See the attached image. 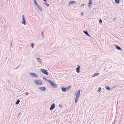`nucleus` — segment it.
<instances>
[{
    "label": "nucleus",
    "instance_id": "nucleus-34",
    "mask_svg": "<svg viewBox=\"0 0 124 124\" xmlns=\"http://www.w3.org/2000/svg\"><path fill=\"white\" fill-rule=\"evenodd\" d=\"M20 114H21V113H19L18 114V116H17V117H18L20 115Z\"/></svg>",
    "mask_w": 124,
    "mask_h": 124
},
{
    "label": "nucleus",
    "instance_id": "nucleus-25",
    "mask_svg": "<svg viewBox=\"0 0 124 124\" xmlns=\"http://www.w3.org/2000/svg\"><path fill=\"white\" fill-rule=\"evenodd\" d=\"M34 45V44L33 43H32L31 44V46L32 48H33V46Z\"/></svg>",
    "mask_w": 124,
    "mask_h": 124
},
{
    "label": "nucleus",
    "instance_id": "nucleus-27",
    "mask_svg": "<svg viewBox=\"0 0 124 124\" xmlns=\"http://www.w3.org/2000/svg\"><path fill=\"white\" fill-rule=\"evenodd\" d=\"M99 22L100 23H102V20L101 19H100L99 20Z\"/></svg>",
    "mask_w": 124,
    "mask_h": 124
},
{
    "label": "nucleus",
    "instance_id": "nucleus-14",
    "mask_svg": "<svg viewBox=\"0 0 124 124\" xmlns=\"http://www.w3.org/2000/svg\"><path fill=\"white\" fill-rule=\"evenodd\" d=\"M92 0H89V3L88 4V6L89 7H91V5H92Z\"/></svg>",
    "mask_w": 124,
    "mask_h": 124
},
{
    "label": "nucleus",
    "instance_id": "nucleus-23",
    "mask_svg": "<svg viewBox=\"0 0 124 124\" xmlns=\"http://www.w3.org/2000/svg\"><path fill=\"white\" fill-rule=\"evenodd\" d=\"M83 32L86 35H87L88 33L87 31H84Z\"/></svg>",
    "mask_w": 124,
    "mask_h": 124
},
{
    "label": "nucleus",
    "instance_id": "nucleus-7",
    "mask_svg": "<svg viewBox=\"0 0 124 124\" xmlns=\"http://www.w3.org/2000/svg\"><path fill=\"white\" fill-rule=\"evenodd\" d=\"M38 88L43 91H45L46 90V88L44 87H39Z\"/></svg>",
    "mask_w": 124,
    "mask_h": 124
},
{
    "label": "nucleus",
    "instance_id": "nucleus-17",
    "mask_svg": "<svg viewBox=\"0 0 124 124\" xmlns=\"http://www.w3.org/2000/svg\"><path fill=\"white\" fill-rule=\"evenodd\" d=\"M20 100L19 99H18L17 101H16L15 104L16 105H18V104L20 102Z\"/></svg>",
    "mask_w": 124,
    "mask_h": 124
},
{
    "label": "nucleus",
    "instance_id": "nucleus-29",
    "mask_svg": "<svg viewBox=\"0 0 124 124\" xmlns=\"http://www.w3.org/2000/svg\"><path fill=\"white\" fill-rule=\"evenodd\" d=\"M12 41L11 42V44H10V46L11 47H12Z\"/></svg>",
    "mask_w": 124,
    "mask_h": 124
},
{
    "label": "nucleus",
    "instance_id": "nucleus-31",
    "mask_svg": "<svg viewBox=\"0 0 124 124\" xmlns=\"http://www.w3.org/2000/svg\"><path fill=\"white\" fill-rule=\"evenodd\" d=\"M84 4H82L81 5V6L82 7V6H84Z\"/></svg>",
    "mask_w": 124,
    "mask_h": 124
},
{
    "label": "nucleus",
    "instance_id": "nucleus-30",
    "mask_svg": "<svg viewBox=\"0 0 124 124\" xmlns=\"http://www.w3.org/2000/svg\"><path fill=\"white\" fill-rule=\"evenodd\" d=\"M25 94L26 95H28V93L27 92H26L25 93Z\"/></svg>",
    "mask_w": 124,
    "mask_h": 124
},
{
    "label": "nucleus",
    "instance_id": "nucleus-40",
    "mask_svg": "<svg viewBox=\"0 0 124 124\" xmlns=\"http://www.w3.org/2000/svg\"><path fill=\"white\" fill-rule=\"evenodd\" d=\"M27 32H28V31H27Z\"/></svg>",
    "mask_w": 124,
    "mask_h": 124
},
{
    "label": "nucleus",
    "instance_id": "nucleus-19",
    "mask_svg": "<svg viewBox=\"0 0 124 124\" xmlns=\"http://www.w3.org/2000/svg\"><path fill=\"white\" fill-rule=\"evenodd\" d=\"M106 88L109 91L111 90L110 88L108 86H107L106 87Z\"/></svg>",
    "mask_w": 124,
    "mask_h": 124
},
{
    "label": "nucleus",
    "instance_id": "nucleus-12",
    "mask_svg": "<svg viewBox=\"0 0 124 124\" xmlns=\"http://www.w3.org/2000/svg\"><path fill=\"white\" fill-rule=\"evenodd\" d=\"M61 88L62 91L63 92H65L67 91L66 88L64 87L63 86H62Z\"/></svg>",
    "mask_w": 124,
    "mask_h": 124
},
{
    "label": "nucleus",
    "instance_id": "nucleus-13",
    "mask_svg": "<svg viewBox=\"0 0 124 124\" xmlns=\"http://www.w3.org/2000/svg\"><path fill=\"white\" fill-rule=\"evenodd\" d=\"M79 96H76V98L75 100V103H76L78 101L79 99Z\"/></svg>",
    "mask_w": 124,
    "mask_h": 124
},
{
    "label": "nucleus",
    "instance_id": "nucleus-3",
    "mask_svg": "<svg viewBox=\"0 0 124 124\" xmlns=\"http://www.w3.org/2000/svg\"><path fill=\"white\" fill-rule=\"evenodd\" d=\"M34 1L35 4L36 6L40 10L42 11V10L40 6L38 5L37 3L36 2V0H33Z\"/></svg>",
    "mask_w": 124,
    "mask_h": 124
},
{
    "label": "nucleus",
    "instance_id": "nucleus-20",
    "mask_svg": "<svg viewBox=\"0 0 124 124\" xmlns=\"http://www.w3.org/2000/svg\"><path fill=\"white\" fill-rule=\"evenodd\" d=\"M120 0H115V2L116 4H118L119 3Z\"/></svg>",
    "mask_w": 124,
    "mask_h": 124
},
{
    "label": "nucleus",
    "instance_id": "nucleus-22",
    "mask_svg": "<svg viewBox=\"0 0 124 124\" xmlns=\"http://www.w3.org/2000/svg\"><path fill=\"white\" fill-rule=\"evenodd\" d=\"M71 86L70 85L67 87L66 88V90H69Z\"/></svg>",
    "mask_w": 124,
    "mask_h": 124
},
{
    "label": "nucleus",
    "instance_id": "nucleus-9",
    "mask_svg": "<svg viewBox=\"0 0 124 124\" xmlns=\"http://www.w3.org/2000/svg\"><path fill=\"white\" fill-rule=\"evenodd\" d=\"M78 67L76 68V71L77 73H79L80 69V66L79 65H78Z\"/></svg>",
    "mask_w": 124,
    "mask_h": 124
},
{
    "label": "nucleus",
    "instance_id": "nucleus-28",
    "mask_svg": "<svg viewBox=\"0 0 124 124\" xmlns=\"http://www.w3.org/2000/svg\"><path fill=\"white\" fill-rule=\"evenodd\" d=\"M116 19V18H114L113 19V21L114 22L115 20Z\"/></svg>",
    "mask_w": 124,
    "mask_h": 124
},
{
    "label": "nucleus",
    "instance_id": "nucleus-18",
    "mask_svg": "<svg viewBox=\"0 0 124 124\" xmlns=\"http://www.w3.org/2000/svg\"><path fill=\"white\" fill-rule=\"evenodd\" d=\"M76 3V2L74 1L71 0L70 1L69 3V4H72L73 3Z\"/></svg>",
    "mask_w": 124,
    "mask_h": 124
},
{
    "label": "nucleus",
    "instance_id": "nucleus-4",
    "mask_svg": "<svg viewBox=\"0 0 124 124\" xmlns=\"http://www.w3.org/2000/svg\"><path fill=\"white\" fill-rule=\"evenodd\" d=\"M22 23L24 24V25L26 24V23L24 18V16L23 15L22 16Z\"/></svg>",
    "mask_w": 124,
    "mask_h": 124
},
{
    "label": "nucleus",
    "instance_id": "nucleus-39",
    "mask_svg": "<svg viewBox=\"0 0 124 124\" xmlns=\"http://www.w3.org/2000/svg\"><path fill=\"white\" fill-rule=\"evenodd\" d=\"M28 30H29V29H30L29 28H28Z\"/></svg>",
    "mask_w": 124,
    "mask_h": 124
},
{
    "label": "nucleus",
    "instance_id": "nucleus-15",
    "mask_svg": "<svg viewBox=\"0 0 124 124\" xmlns=\"http://www.w3.org/2000/svg\"><path fill=\"white\" fill-rule=\"evenodd\" d=\"M37 59L38 61L39 62L40 64H42V63L41 62V59L39 58V57H38L37 58Z\"/></svg>",
    "mask_w": 124,
    "mask_h": 124
},
{
    "label": "nucleus",
    "instance_id": "nucleus-6",
    "mask_svg": "<svg viewBox=\"0 0 124 124\" xmlns=\"http://www.w3.org/2000/svg\"><path fill=\"white\" fill-rule=\"evenodd\" d=\"M55 107V104L54 103L52 104L51 106L50 107V110H52Z\"/></svg>",
    "mask_w": 124,
    "mask_h": 124
},
{
    "label": "nucleus",
    "instance_id": "nucleus-33",
    "mask_svg": "<svg viewBox=\"0 0 124 124\" xmlns=\"http://www.w3.org/2000/svg\"><path fill=\"white\" fill-rule=\"evenodd\" d=\"M87 36H89L90 37H91L90 36L88 33L86 35Z\"/></svg>",
    "mask_w": 124,
    "mask_h": 124
},
{
    "label": "nucleus",
    "instance_id": "nucleus-36",
    "mask_svg": "<svg viewBox=\"0 0 124 124\" xmlns=\"http://www.w3.org/2000/svg\"><path fill=\"white\" fill-rule=\"evenodd\" d=\"M81 15L82 16L83 15V13L82 12H81Z\"/></svg>",
    "mask_w": 124,
    "mask_h": 124
},
{
    "label": "nucleus",
    "instance_id": "nucleus-1",
    "mask_svg": "<svg viewBox=\"0 0 124 124\" xmlns=\"http://www.w3.org/2000/svg\"><path fill=\"white\" fill-rule=\"evenodd\" d=\"M48 82H49L50 84L54 88H57V85L51 81V80H48Z\"/></svg>",
    "mask_w": 124,
    "mask_h": 124
},
{
    "label": "nucleus",
    "instance_id": "nucleus-16",
    "mask_svg": "<svg viewBox=\"0 0 124 124\" xmlns=\"http://www.w3.org/2000/svg\"><path fill=\"white\" fill-rule=\"evenodd\" d=\"M99 74V73H96L94 74L93 76V77H94L96 76H98Z\"/></svg>",
    "mask_w": 124,
    "mask_h": 124
},
{
    "label": "nucleus",
    "instance_id": "nucleus-5",
    "mask_svg": "<svg viewBox=\"0 0 124 124\" xmlns=\"http://www.w3.org/2000/svg\"><path fill=\"white\" fill-rule=\"evenodd\" d=\"M43 73L46 75H48V73L47 71L45 70L41 69L40 70Z\"/></svg>",
    "mask_w": 124,
    "mask_h": 124
},
{
    "label": "nucleus",
    "instance_id": "nucleus-2",
    "mask_svg": "<svg viewBox=\"0 0 124 124\" xmlns=\"http://www.w3.org/2000/svg\"><path fill=\"white\" fill-rule=\"evenodd\" d=\"M34 82L37 85H41L42 84V82L39 80H35L34 81Z\"/></svg>",
    "mask_w": 124,
    "mask_h": 124
},
{
    "label": "nucleus",
    "instance_id": "nucleus-8",
    "mask_svg": "<svg viewBox=\"0 0 124 124\" xmlns=\"http://www.w3.org/2000/svg\"><path fill=\"white\" fill-rule=\"evenodd\" d=\"M30 74L31 76L33 77H38V75L37 74L33 73H30Z\"/></svg>",
    "mask_w": 124,
    "mask_h": 124
},
{
    "label": "nucleus",
    "instance_id": "nucleus-32",
    "mask_svg": "<svg viewBox=\"0 0 124 124\" xmlns=\"http://www.w3.org/2000/svg\"><path fill=\"white\" fill-rule=\"evenodd\" d=\"M43 32H42L41 33V35L43 37H44V35L43 34Z\"/></svg>",
    "mask_w": 124,
    "mask_h": 124
},
{
    "label": "nucleus",
    "instance_id": "nucleus-24",
    "mask_svg": "<svg viewBox=\"0 0 124 124\" xmlns=\"http://www.w3.org/2000/svg\"><path fill=\"white\" fill-rule=\"evenodd\" d=\"M101 88L100 87H99V88H98V92H100V91H101Z\"/></svg>",
    "mask_w": 124,
    "mask_h": 124
},
{
    "label": "nucleus",
    "instance_id": "nucleus-26",
    "mask_svg": "<svg viewBox=\"0 0 124 124\" xmlns=\"http://www.w3.org/2000/svg\"><path fill=\"white\" fill-rule=\"evenodd\" d=\"M44 4H45L47 7H48L49 6V4H48L46 3V2L44 3Z\"/></svg>",
    "mask_w": 124,
    "mask_h": 124
},
{
    "label": "nucleus",
    "instance_id": "nucleus-21",
    "mask_svg": "<svg viewBox=\"0 0 124 124\" xmlns=\"http://www.w3.org/2000/svg\"><path fill=\"white\" fill-rule=\"evenodd\" d=\"M43 79L45 80L48 82V80H48L45 77H43Z\"/></svg>",
    "mask_w": 124,
    "mask_h": 124
},
{
    "label": "nucleus",
    "instance_id": "nucleus-11",
    "mask_svg": "<svg viewBox=\"0 0 124 124\" xmlns=\"http://www.w3.org/2000/svg\"><path fill=\"white\" fill-rule=\"evenodd\" d=\"M115 46L116 48L118 50H122V49L119 46L117 45H115Z\"/></svg>",
    "mask_w": 124,
    "mask_h": 124
},
{
    "label": "nucleus",
    "instance_id": "nucleus-37",
    "mask_svg": "<svg viewBox=\"0 0 124 124\" xmlns=\"http://www.w3.org/2000/svg\"><path fill=\"white\" fill-rule=\"evenodd\" d=\"M19 66H18V67H17V68H15V69H17L18 68Z\"/></svg>",
    "mask_w": 124,
    "mask_h": 124
},
{
    "label": "nucleus",
    "instance_id": "nucleus-10",
    "mask_svg": "<svg viewBox=\"0 0 124 124\" xmlns=\"http://www.w3.org/2000/svg\"><path fill=\"white\" fill-rule=\"evenodd\" d=\"M80 91L81 90H79L76 93V96H80Z\"/></svg>",
    "mask_w": 124,
    "mask_h": 124
},
{
    "label": "nucleus",
    "instance_id": "nucleus-35",
    "mask_svg": "<svg viewBox=\"0 0 124 124\" xmlns=\"http://www.w3.org/2000/svg\"><path fill=\"white\" fill-rule=\"evenodd\" d=\"M59 106H60L61 107H62V105H61L60 104L59 105Z\"/></svg>",
    "mask_w": 124,
    "mask_h": 124
},
{
    "label": "nucleus",
    "instance_id": "nucleus-38",
    "mask_svg": "<svg viewBox=\"0 0 124 124\" xmlns=\"http://www.w3.org/2000/svg\"><path fill=\"white\" fill-rule=\"evenodd\" d=\"M44 1H45V2H46V0H43Z\"/></svg>",
    "mask_w": 124,
    "mask_h": 124
}]
</instances>
